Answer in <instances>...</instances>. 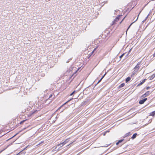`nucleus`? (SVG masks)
I'll use <instances>...</instances> for the list:
<instances>
[{
  "label": "nucleus",
  "instance_id": "2f4dec72",
  "mask_svg": "<svg viewBox=\"0 0 155 155\" xmlns=\"http://www.w3.org/2000/svg\"><path fill=\"white\" fill-rule=\"evenodd\" d=\"M2 151V150L0 152V153H1Z\"/></svg>",
  "mask_w": 155,
  "mask_h": 155
},
{
  "label": "nucleus",
  "instance_id": "72a5a7b5",
  "mask_svg": "<svg viewBox=\"0 0 155 155\" xmlns=\"http://www.w3.org/2000/svg\"><path fill=\"white\" fill-rule=\"evenodd\" d=\"M139 14H138V17H137V18H138V16H139Z\"/></svg>",
  "mask_w": 155,
  "mask_h": 155
},
{
  "label": "nucleus",
  "instance_id": "0eeeda50",
  "mask_svg": "<svg viewBox=\"0 0 155 155\" xmlns=\"http://www.w3.org/2000/svg\"><path fill=\"white\" fill-rule=\"evenodd\" d=\"M131 134L130 133V132H129L128 133H126L125 135H124V137H127L130 135Z\"/></svg>",
  "mask_w": 155,
  "mask_h": 155
},
{
  "label": "nucleus",
  "instance_id": "6e6552de",
  "mask_svg": "<svg viewBox=\"0 0 155 155\" xmlns=\"http://www.w3.org/2000/svg\"><path fill=\"white\" fill-rule=\"evenodd\" d=\"M131 79V78L130 77H128L126 78L125 80V81L126 82H128Z\"/></svg>",
  "mask_w": 155,
  "mask_h": 155
},
{
  "label": "nucleus",
  "instance_id": "b1692460",
  "mask_svg": "<svg viewBox=\"0 0 155 155\" xmlns=\"http://www.w3.org/2000/svg\"><path fill=\"white\" fill-rule=\"evenodd\" d=\"M101 79H100L99 81H98V82L97 83V84L98 83H99L101 81Z\"/></svg>",
  "mask_w": 155,
  "mask_h": 155
},
{
  "label": "nucleus",
  "instance_id": "37998d69",
  "mask_svg": "<svg viewBox=\"0 0 155 155\" xmlns=\"http://www.w3.org/2000/svg\"><path fill=\"white\" fill-rule=\"evenodd\" d=\"M104 135H105V134H104Z\"/></svg>",
  "mask_w": 155,
  "mask_h": 155
},
{
  "label": "nucleus",
  "instance_id": "4c0bfd02",
  "mask_svg": "<svg viewBox=\"0 0 155 155\" xmlns=\"http://www.w3.org/2000/svg\"><path fill=\"white\" fill-rule=\"evenodd\" d=\"M15 137V136H14L12 137Z\"/></svg>",
  "mask_w": 155,
  "mask_h": 155
},
{
  "label": "nucleus",
  "instance_id": "4468645a",
  "mask_svg": "<svg viewBox=\"0 0 155 155\" xmlns=\"http://www.w3.org/2000/svg\"><path fill=\"white\" fill-rule=\"evenodd\" d=\"M71 100L68 101H67L66 102H65V103H64L63 105H62V106H60L58 108V109H60L64 105H65V104H66L68 102H69Z\"/></svg>",
  "mask_w": 155,
  "mask_h": 155
},
{
  "label": "nucleus",
  "instance_id": "423d86ee",
  "mask_svg": "<svg viewBox=\"0 0 155 155\" xmlns=\"http://www.w3.org/2000/svg\"><path fill=\"white\" fill-rule=\"evenodd\" d=\"M137 135V133H135L131 137V138L132 139H134V138H135L136 137V136Z\"/></svg>",
  "mask_w": 155,
  "mask_h": 155
},
{
  "label": "nucleus",
  "instance_id": "393cba45",
  "mask_svg": "<svg viewBox=\"0 0 155 155\" xmlns=\"http://www.w3.org/2000/svg\"><path fill=\"white\" fill-rule=\"evenodd\" d=\"M126 17V16L123 18V19H122V21L120 22V23H121V22H122V21L124 20V19Z\"/></svg>",
  "mask_w": 155,
  "mask_h": 155
},
{
  "label": "nucleus",
  "instance_id": "ea45409f",
  "mask_svg": "<svg viewBox=\"0 0 155 155\" xmlns=\"http://www.w3.org/2000/svg\"><path fill=\"white\" fill-rule=\"evenodd\" d=\"M15 137V136H14L12 137Z\"/></svg>",
  "mask_w": 155,
  "mask_h": 155
},
{
  "label": "nucleus",
  "instance_id": "c756f323",
  "mask_svg": "<svg viewBox=\"0 0 155 155\" xmlns=\"http://www.w3.org/2000/svg\"><path fill=\"white\" fill-rule=\"evenodd\" d=\"M153 57H155V52L153 54Z\"/></svg>",
  "mask_w": 155,
  "mask_h": 155
},
{
  "label": "nucleus",
  "instance_id": "58836bf2",
  "mask_svg": "<svg viewBox=\"0 0 155 155\" xmlns=\"http://www.w3.org/2000/svg\"><path fill=\"white\" fill-rule=\"evenodd\" d=\"M15 137V136H14L12 137Z\"/></svg>",
  "mask_w": 155,
  "mask_h": 155
},
{
  "label": "nucleus",
  "instance_id": "a211bd4d",
  "mask_svg": "<svg viewBox=\"0 0 155 155\" xmlns=\"http://www.w3.org/2000/svg\"><path fill=\"white\" fill-rule=\"evenodd\" d=\"M123 140H124L123 139H122V140H119L118 141V142H119V143H120L121 142H122L123 141Z\"/></svg>",
  "mask_w": 155,
  "mask_h": 155
},
{
  "label": "nucleus",
  "instance_id": "bb28decb",
  "mask_svg": "<svg viewBox=\"0 0 155 155\" xmlns=\"http://www.w3.org/2000/svg\"><path fill=\"white\" fill-rule=\"evenodd\" d=\"M119 143V142H117L116 143V144L117 145H118Z\"/></svg>",
  "mask_w": 155,
  "mask_h": 155
},
{
  "label": "nucleus",
  "instance_id": "ddd939ff",
  "mask_svg": "<svg viewBox=\"0 0 155 155\" xmlns=\"http://www.w3.org/2000/svg\"><path fill=\"white\" fill-rule=\"evenodd\" d=\"M138 19V18H137V19H136V20L134 21V22H132V23H131L130 25H129V27H128V28H127V30L129 28H130V26L132 25L134 23L135 21H136Z\"/></svg>",
  "mask_w": 155,
  "mask_h": 155
},
{
  "label": "nucleus",
  "instance_id": "9b49d317",
  "mask_svg": "<svg viewBox=\"0 0 155 155\" xmlns=\"http://www.w3.org/2000/svg\"><path fill=\"white\" fill-rule=\"evenodd\" d=\"M155 77V74H153L150 78V79L152 80Z\"/></svg>",
  "mask_w": 155,
  "mask_h": 155
},
{
  "label": "nucleus",
  "instance_id": "5701e85b",
  "mask_svg": "<svg viewBox=\"0 0 155 155\" xmlns=\"http://www.w3.org/2000/svg\"><path fill=\"white\" fill-rule=\"evenodd\" d=\"M106 73H105L103 76L101 78V79H102L104 77V76L105 75V74H106Z\"/></svg>",
  "mask_w": 155,
  "mask_h": 155
},
{
  "label": "nucleus",
  "instance_id": "20e7f679",
  "mask_svg": "<svg viewBox=\"0 0 155 155\" xmlns=\"http://www.w3.org/2000/svg\"><path fill=\"white\" fill-rule=\"evenodd\" d=\"M150 94V91H147L142 96L143 97H145L146 96H148Z\"/></svg>",
  "mask_w": 155,
  "mask_h": 155
},
{
  "label": "nucleus",
  "instance_id": "2eb2a0df",
  "mask_svg": "<svg viewBox=\"0 0 155 155\" xmlns=\"http://www.w3.org/2000/svg\"><path fill=\"white\" fill-rule=\"evenodd\" d=\"M64 145V144H63V142H62V143H60L59 144H58V146H60V147H62Z\"/></svg>",
  "mask_w": 155,
  "mask_h": 155
},
{
  "label": "nucleus",
  "instance_id": "4be33fe9",
  "mask_svg": "<svg viewBox=\"0 0 155 155\" xmlns=\"http://www.w3.org/2000/svg\"><path fill=\"white\" fill-rule=\"evenodd\" d=\"M131 49H130L129 51V52H128V54H127V55H128V54H129L130 52V51H131Z\"/></svg>",
  "mask_w": 155,
  "mask_h": 155
},
{
  "label": "nucleus",
  "instance_id": "39448f33",
  "mask_svg": "<svg viewBox=\"0 0 155 155\" xmlns=\"http://www.w3.org/2000/svg\"><path fill=\"white\" fill-rule=\"evenodd\" d=\"M146 79H143V80L140 83H139L138 85H137V86H140L142 84L144 83V82L145 81H146Z\"/></svg>",
  "mask_w": 155,
  "mask_h": 155
},
{
  "label": "nucleus",
  "instance_id": "412c9836",
  "mask_svg": "<svg viewBox=\"0 0 155 155\" xmlns=\"http://www.w3.org/2000/svg\"><path fill=\"white\" fill-rule=\"evenodd\" d=\"M150 88V87H146V89L148 90L149 88Z\"/></svg>",
  "mask_w": 155,
  "mask_h": 155
},
{
  "label": "nucleus",
  "instance_id": "6ab92c4d",
  "mask_svg": "<svg viewBox=\"0 0 155 155\" xmlns=\"http://www.w3.org/2000/svg\"><path fill=\"white\" fill-rule=\"evenodd\" d=\"M75 91H74L73 92L70 94V96H71L72 95H73L74 94V93H75Z\"/></svg>",
  "mask_w": 155,
  "mask_h": 155
},
{
  "label": "nucleus",
  "instance_id": "f03ea898",
  "mask_svg": "<svg viewBox=\"0 0 155 155\" xmlns=\"http://www.w3.org/2000/svg\"><path fill=\"white\" fill-rule=\"evenodd\" d=\"M147 100V98H145L142 100H140L139 102V103L140 104H143L145 101H146Z\"/></svg>",
  "mask_w": 155,
  "mask_h": 155
},
{
  "label": "nucleus",
  "instance_id": "f8f14e48",
  "mask_svg": "<svg viewBox=\"0 0 155 155\" xmlns=\"http://www.w3.org/2000/svg\"><path fill=\"white\" fill-rule=\"evenodd\" d=\"M137 71L135 70H134V71H133L132 74L133 75H134L137 73Z\"/></svg>",
  "mask_w": 155,
  "mask_h": 155
},
{
  "label": "nucleus",
  "instance_id": "aec40b11",
  "mask_svg": "<svg viewBox=\"0 0 155 155\" xmlns=\"http://www.w3.org/2000/svg\"><path fill=\"white\" fill-rule=\"evenodd\" d=\"M25 121V120H23L21 121L20 122V124H22Z\"/></svg>",
  "mask_w": 155,
  "mask_h": 155
},
{
  "label": "nucleus",
  "instance_id": "c85d7f7f",
  "mask_svg": "<svg viewBox=\"0 0 155 155\" xmlns=\"http://www.w3.org/2000/svg\"><path fill=\"white\" fill-rule=\"evenodd\" d=\"M145 21H146V20L145 19L143 21H142V22L144 23Z\"/></svg>",
  "mask_w": 155,
  "mask_h": 155
},
{
  "label": "nucleus",
  "instance_id": "473e14b6",
  "mask_svg": "<svg viewBox=\"0 0 155 155\" xmlns=\"http://www.w3.org/2000/svg\"><path fill=\"white\" fill-rule=\"evenodd\" d=\"M139 14H138V17H137V18H138V16H139Z\"/></svg>",
  "mask_w": 155,
  "mask_h": 155
},
{
  "label": "nucleus",
  "instance_id": "79ce46f5",
  "mask_svg": "<svg viewBox=\"0 0 155 155\" xmlns=\"http://www.w3.org/2000/svg\"><path fill=\"white\" fill-rule=\"evenodd\" d=\"M107 132H109V131H107Z\"/></svg>",
  "mask_w": 155,
  "mask_h": 155
},
{
  "label": "nucleus",
  "instance_id": "f3484780",
  "mask_svg": "<svg viewBox=\"0 0 155 155\" xmlns=\"http://www.w3.org/2000/svg\"><path fill=\"white\" fill-rule=\"evenodd\" d=\"M125 54V53H124L123 54L121 55L120 56V58H122V57Z\"/></svg>",
  "mask_w": 155,
  "mask_h": 155
},
{
  "label": "nucleus",
  "instance_id": "f704fd0d",
  "mask_svg": "<svg viewBox=\"0 0 155 155\" xmlns=\"http://www.w3.org/2000/svg\"><path fill=\"white\" fill-rule=\"evenodd\" d=\"M139 14H138V17H137V18H138V16H139Z\"/></svg>",
  "mask_w": 155,
  "mask_h": 155
},
{
  "label": "nucleus",
  "instance_id": "c9c22d12",
  "mask_svg": "<svg viewBox=\"0 0 155 155\" xmlns=\"http://www.w3.org/2000/svg\"><path fill=\"white\" fill-rule=\"evenodd\" d=\"M70 144H69V145H68L67 146H68L69 145H70Z\"/></svg>",
  "mask_w": 155,
  "mask_h": 155
},
{
  "label": "nucleus",
  "instance_id": "1a4fd4ad",
  "mask_svg": "<svg viewBox=\"0 0 155 155\" xmlns=\"http://www.w3.org/2000/svg\"><path fill=\"white\" fill-rule=\"evenodd\" d=\"M125 84L124 83H123L121 84L119 86V87L121 88L123 87L125 85Z\"/></svg>",
  "mask_w": 155,
  "mask_h": 155
},
{
  "label": "nucleus",
  "instance_id": "7ed1b4c3",
  "mask_svg": "<svg viewBox=\"0 0 155 155\" xmlns=\"http://www.w3.org/2000/svg\"><path fill=\"white\" fill-rule=\"evenodd\" d=\"M121 16L122 15H119L118 17H117L116 19L113 21V24L115 23L116 22L118 21Z\"/></svg>",
  "mask_w": 155,
  "mask_h": 155
},
{
  "label": "nucleus",
  "instance_id": "a878e982",
  "mask_svg": "<svg viewBox=\"0 0 155 155\" xmlns=\"http://www.w3.org/2000/svg\"><path fill=\"white\" fill-rule=\"evenodd\" d=\"M52 96V95H51L49 97L48 99H50Z\"/></svg>",
  "mask_w": 155,
  "mask_h": 155
},
{
  "label": "nucleus",
  "instance_id": "9d476101",
  "mask_svg": "<svg viewBox=\"0 0 155 155\" xmlns=\"http://www.w3.org/2000/svg\"><path fill=\"white\" fill-rule=\"evenodd\" d=\"M68 141L69 140L68 139H66L64 142H63V143L64 145L67 143L68 142Z\"/></svg>",
  "mask_w": 155,
  "mask_h": 155
},
{
  "label": "nucleus",
  "instance_id": "a19ab883",
  "mask_svg": "<svg viewBox=\"0 0 155 155\" xmlns=\"http://www.w3.org/2000/svg\"><path fill=\"white\" fill-rule=\"evenodd\" d=\"M15 137V136H14L12 137Z\"/></svg>",
  "mask_w": 155,
  "mask_h": 155
},
{
  "label": "nucleus",
  "instance_id": "f257e3e1",
  "mask_svg": "<svg viewBox=\"0 0 155 155\" xmlns=\"http://www.w3.org/2000/svg\"><path fill=\"white\" fill-rule=\"evenodd\" d=\"M141 62H139L138 63L137 65L134 68V69L135 70L138 71L140 68V65Z\"/></svg>",
  "mask_w": 155,
  "mask_h": 155
},
{
  "label": "nucleus",
  "instance_id": "dca6fc26",
  "mask_svg": "<svg viewBox=\"0 0 155 155\" xmlns=\"http://www.w3.org/2000/svg\"><path fill=\"white\" fill-rule=\"evenodd\" d=\"M155 114V110L153 111V112H152L151 114H150V115H151V116H153L154 114Z\"/></svg>",
  "mask_w": 155,
  "mask_h": 155
},
{
  "label": "nucleus",
  "instance_id": "7c9ffc66",
  "mask_svg": "<svg viewBox=\"0 0 155 155\" xmlns=\"http://www.w3.org/2000/svg\"><path fill=\"white\" fill-rule=\"evenodd\" d=\"M69 62V60L67 61H66V63H68Z\"/></svg>",
  "mask_w": 155,
  "mask_h": 155
},
{
  "label": "nucleus",
  "instance_id": "e433bc0d",
  "mask_svg": "<svg viewBox=\"0 0 155 155\" xmlns=\"http://www.w3.org/2000/svg\"><path fill=\"white\" fill-rule=\"evenodd\" d=\"M128 55H127H127H126V56H127Z\"/></svg>",
  "mask_w": 155,
  "mask_h": 155
},
{
  "label": "nucleus",
  "instance_id": "cd10ccee",
  "mask_svg": "<svg viewBox=\"0 0 155 155\" xmlns=\"http://www.w3.org/2000/svg\"><path fill=\"white\" fill-rule=\"evenodd\" d=\"M148 15L147 16L146 18L145 19V20H146L147 19V18H148Z\"/></svg>",
  "mask_w": 155,
  "mask_h": 155
}]
</instances>
